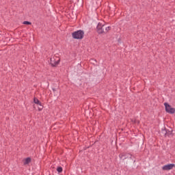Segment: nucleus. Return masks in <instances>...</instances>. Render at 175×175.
I'll use <instances>...</instances> for the list:
<instances>
[{
  "instance_id": "nucleus-5",
  "label": "nucleus",
  "mask_w": 175,
  "mask_h": 175,
  "mask_svg": "<svg viewBox=\"0 0 175 175\" xmlns=\"http://www.w3.org/2000/svg\"><path fill=\"white\" fill-rule=\"evenodd\" d=\"M129 155H130V159H132V154H129V153H120L119 154V158L120 159H122L123 161H125V159H126L127 158H129Z\"/></svg>"
},
{
  "instance_id": "nucleus-2",
  "label": "nucleus",
  "mask_w": 175,
  "mask_h": 175,
  "mask_svg": "<svg viewBox=\"0 0 175 175\" xmlns=\"http://www.w3.org/2000/svg\"><path fill=\"white\" fill-rule=\"evenodd\" d=\"M164 106L165 107L166 113H169V114H174L175 108L172 107V105H169L167 103H165Z\"/></svg>"
},
{
  "instance_id": "nucleus-13",
  "label": "nucleus",
  "mask_w": 175,
  "mask_h": 175,
  "mask_svg": "<svg viewBox=\"0 0 175 175\" xmlns=\"http://www.w3.org/2000/svg\"><path fill=\"white\" fill-rule=\"evenodd\" d=\"M53 91H55V89H53Z\"/></svg>"
},
{
  "instance_id": "nucleus-11",
  "label": "nucleus",
  "mask_w": 175,
  "mask_h": 175,
  "mask_svg": "<svg viewBox=\"0 0 175 175\" xmlns=\"http://www.w3.org/2000/svg\"><path fill=\"white\" fill-rule=\"evenodd\" d=\"M57 172H58V173H62V167H57Z\"/></svg>"
},
{
  "instance_id": "nucleus-4",
  "label": "nucleus",
  "mask_w": 175,
  "mask_h": 175,
  "mask_svg": "<svg viewBox=\"0 0 175 175\" xmlns=\"http://www.w3.org/2000/svg\"><path fill=\"white\" fill-rule=\"evenodd\" d=\"M60 61L61 59H55L54 57H51L50 59V64L51 65V66L55 67L57 66V65H59Z\"/></svg>"
},
{
  "instance_id": "nucleus-9",
  "label": "nucleus",
  "mask_w": 175,
  "mask_h": 175,
  "mask_svg": "<svg viewBox=\"0 0 175 175\" xmlns=\"http://www.w3.org/2000/svg\"><path fill=\"white\" fill-rule=\"evenodd\" d=\"M31 157H27L25 159L24 165H28L29 163H31Z\"/></svg>"
},
{
  "instance_id": "nucleus-8",
  "label": "nucleus",
  "mask_w": 175,
  "mask_h": 175,
  "mask_svg": "<svg viewBox=\"0 0 175 175\" xmlns=\"http://www.w3.org/2000/svg\"><path fill=\"white\" fill-rule=\"evenodd\" d=\"M33 102L36 105H39V106H40V107H38V110L39 111H42V110H43V105H42V103H40V100L34 97Z\"/></svg>"
},
{
  "instance_id": "nucleus-6",
  "label": "nucleus",
  "mask_w": 175,
  "mask_h": 175,
  "mask_svg": "<svg viewBox=\"0 0 175 175\" xmlns=\"http://www.w3.org/2000/svg\"><path fill=\"white\" fill-rule=\"evenodd\" d=\"M162 133L163 135V136H165V137H166V136L170 137V136H173V131L172 130H167V129H162Z\"/></svg>"
},
{
  "instance_id": "nucleus-3",
  "label": "nucleus",
  "mask_w": 175,
  "mask_h": 175,
  "mask_svg": "<svg viewBox=\"0 0 175 175\" xmlns=\"http://www.w3.org/2000/svg\"><path fill=\"white\" fill-rule=\"evenodd\" d=\"M96 32L99 35L105 33V25H102V23H99L96 27Z\"/></svg>"
},
{
  "instance_id": "nucleus-14",
  "label": "nucleus",
  "mask_w": 175,
  "mask_h": 175,
  "mask_svg": "<svg viewBox=\"0 0 175 175\" xmlns=\"http://www.w3.org/2000/svg\"><path fill=\"white\" fill-rule=\"evenodd\" d=\"M137 124H139V122H137Z\"/></svg>"
},
{
  "instance_id": "nucleus-12",
  "label": "nucleus",
  "mask_w": 175,
  "mask_h": 175,
  "mask_svg": "<svg viewBox=\"0 0 175 175\" xmlns=\"http://www.w3.org/2000/svg\"><path fill=\"white\" fill-rule=\"evenodd\" d=\"M23 24L25 25H31L32 23L31 22H29V21H24Z\"/></svg>"
},
{
  "instance_id": "nucleus-7",
  "label": "nucleus",
  "mask_w": 175,
  "mask_h": 175,
  "mask_svg": "<svg viewBox=\"0 0 175 175\" xmlns=\"http://www.w3.org/2000/svg\"><path fill=\"white\" fill-rule=\"evenodd\" d=\"M173 167H175V164H173V163L167 164L162 167V170H166V171L172 170Z\"/></svg>"
},
{
  "instance_id": "nucleus-10",
  "label": "nucleus",
  "mask_w": 175,
  "mask_h": 175,
  "mask_svg": "<svg viewBox=\"0 0 175 175\" xmlns=\"http://www.w3.org/2000/svg\"><path fill=\"white\" fill-rule=\"evenodd\" d=\"M110 29H111V27H106V25H105V31H104V33H107V32H109V31H110Z\"/></svg>"
},
{
  "instance_id": "nucleus-1",
  "label": "nucleus",
  "mask_w": 175,
  "mask_h": 175,
  "mask_svg": "<svg viewBox=\"0 0 175 175\" xmlns=\"http://www.w3.org/2000/svg\"><path fill=\"white\" fill-rule=\"evenodd\" d=\"M72 36L73 39H79L81 40L84 38V31L83 30H78L77 31H74L72 33Z\"/></svg>"
}]
</instances>
